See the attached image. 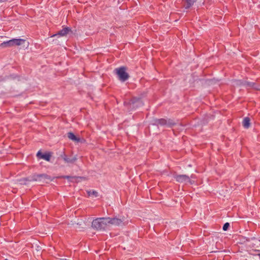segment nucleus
I'll return each instance as SVG.
<instances>
[{"mask_svg": "<svg viewBox=\"0 0 260 260\" xmlns=\"http://www.w3.org/2000/svg\"><path fill=\"white\" fill-rule=\"evenodd\" d=\"M250 119L247 117H245L243 121V126L246 128H248L250 126Z\"/></svg>", "mask_w": 260, "mask_h": 260, "instance_id": "f8f14e48", "label": "nucleus"}, {"mask_svg": "<svg viewBox=\"0 0 260 260\" xmlns=\"http://www.w3.org/2000/svg\"><path fill=\"white\" fill-rule=\"evenodd\" d=\"M70 31H71V29L70 27H64L63 29H62L61 30H60V31H59L57 34H56L52 36V37H54V36H56L57 35H59V36H62V37L65 36Z\"/></svg>", "mask_w": 260, "mask_h": 260, "instance_id": "1a4fd4ad", "label": "nucleus"}, {"mask_svg": "<svg viewBox=\"0 0 260 260\" xmlns=\"http://www.w3.org/2000/svg\"><path fill=\"white\" fill-rule=\"evenodd\" d=\"M154 124L157 125H166L169 127L172 126V125L175 124V123L171 120L169 119L168 120L164 119H156L154 120Z\"/></svg>", "mask_w": 260, "mask_h": 260, "instance_id": "20e7f679", "label": "nucleus"}, {"mask_svg": "<svg viewBox=\"0 0 260 260\" xmlns=\"http://www.w3.org/2000/svg\"><path fill=\"white\" fill-rule=\"evenodd\" d=\"M37 156L40 159H43L47 161H49L51 155V153L49 152L43 154L39 151L37 153Z\"/></svg>", "mask_w": 260, "mask_h": 260, "instance_id": "6e6552de", "label": "nucleus"}, {"mask_svg": "<svg viewBox=\"0 0 260 260\" xmlns=\"http://www.w3.org/2000/svg\"><path fill=\"white\" fill-rule=\"evenodd\" d=\"M174 178L176 181L179 183H183L185 184L190 183V184H192V182L190 179V177L186 175H175L174 176Z\"/></svg>", "mask_w": 260, "mask_h": 260, "instance_id": "39448f33", "label": "nucleus"}, {"mask_svg": "<svg viewBox=\"0 0 260 260\" xmlns=\"http://www.w3.org/2000/svg\"><path fill=\"white\" fill-rule=\"evenodd\" d=\"M48 178V176L44 174H35L31 176L29 181H41L42 179H45Z\"/></svg>", "mask_w": 260, "mask_h": 260, "instance_id": "0eeeda50", "label": "nucleus"}, {"mask_svg": "<svg viewBox=\"0 0 260 260\" xmlns=\"http://www.w3.org/2000/svg\"><path fill=\"white\" fill-rule=\"evenodd\" d=\"M106 217L98 218L92 222V227L97 230L104 231L109 225Z\"/></svg>", "mask_w": 260, "mask_h": 260, "instance_id": "f257e3e1", "label": "nucleus"}, {"mask_svg": "<svg viewBox=\"0 0 260 260\" xmlns=\"http://www.w3.org/2000/svg\"><path fill=\"white\" fill-rule=\"evenodd\" d=\"M118 77V79L122 82H124L129 78L128 74L126 72V68L124 67H121L117 68L114 71Z\"/></svg>", "mask_w": 260, "mask_h": 260, "instance_id": "7ed1b4c3", "label": "nucleus"}, {"mask_svg": "<svg viewBox=\"0 0 260 260\" xmlns=\"http://www.w3.org/2000/svg\"><path fill=\"white\" fill-rule=\"evenodd\" d=\"M60 157H61L67 163H73L76 160V157H73L72 158H69L64 152H62L60 154Z\"/></svg>", "mask_w": 260, "mask_h": 260, "instance_id": "9d476101", "label": "nucleus"}, {"mask_svg": "<svg viewBox=\"0 0 260 260\" xmlns=\"http://www.w3.org/2000/svg\"><path fill=\"white\" fill-rule=\"evenodd\" d=\"M258 255V256H259V257L260 258V253H259Z\"/></svg>", "mask_w": 260, "mask_h": 260, "instance_id": "a211bd4d", "label": "nucleus"}, {"mask_svg": "<svg viewBox=\"0 0 260 260\" xmlns=\"http://www.w3.org/2000/svg\"><path fill=\"white\" fill-rule=\"evenodd\" d=\"M87 194L88 196H94L95 197L98 196V192L93 190L87 191Z\"/></svg>", "mask_w": 260, "mask_h": 260, "instance_id": "4468645a", "label": "nucleus"}, {"mask_svg": "<svg viewBox=\"0 0 260 260\" xmlns=\"http://www.w3.org/2000/svg\"><path fill=\"white\" fill-rule=\"evenodd\" d=\"M68 137L71 140L78 142L80 141V139L76 137V136L72 132L68 133Z\"/></svg>", "mask_w": 260, "mask_h": 260, "instance_id": "9b49d317", "label": "nucleus"}, {"mask_svg": "<svg viewBox=\"0 0 260 260\" xmlns=\"http://www.w3.org/2000/svg\"><path fill=\"white\" fill-rule=\"evenodd\" d=\"M256 240L260 242V237L256 239Z\"/></svg>", "mask_w": 260, "mask_h": 260, "instance_id": "dca6fc26", "label": "nucleus"}, {"mask_svg": "<svg viewBox=\"0 0 260 260\" xmlns=\"http://www.w3.org/2000/svg\"><path fill=\"white\" fill-rule=\"evenodd\" d=\"M183 1L184 2H185L187 4L185 7V8L186 9L190 8L191 6H192L193 5L194 2L196 1V0H183Z\"/></svg>", "mask_w": 260, "mask_h": 260, "instance_id": "ddd939ff", "label": "nucleus"}, {"mask_svg": "<svg viewBox=\"0 0 260 260\" xmlns=\"http://www.w3.org/2000/svg\"><path fill=\"white\" fill-rule=\"evenodd\" d=\"M25 40L22 39H13L7 41H4L0 44L2 47H11L14 45L19 46L24 43Z\"/></svg>", "mask_w": 260, "mask_h": 260, "instance_id": "f03ea898", "label": "nucleus"}, {"mask_svg": "<svg viewBox=\"0 0 260 260\" xmlns=\"http://www.w3.org/2000/svg\"><path fill=\"white\" fill-rule=\"evenodd\" d=\"M107 221L109 225H120L123 223V219L118 218L117 217L110 218V217H106Z\"/></svg>", "mask_w": 260, "mask_h": 260, "instance_id": "423d86ee", "label": "nucleus"}, {"mask_svg": "<svg viewBox=\"0 0 260 260\" xmlns=\"http://www.w3.org/2000/svg\"><path fill=\"white\" fill-rule=\"evenodd\" d=\"M229 226H230V223L229 222H226L224 224V225L222 227V230L223 231H225L228 230V229L229 228Z\"/></svg>", "mask_w": 260, "mask_h": 260, "instance_id": "2eb2a0df", "label": "nucleus"}, {"mask_svg": "<svg viewBox=\"0 0 260 260\" xmlns=\"http://www.w3.org/2000/svg\"><path fill=\"white\" fill-rule=\"evenodd\" d=\"M66 178H69V176H66Z\"/></svg>", "mask_w": 260, "mask_h": 260, "instance_id": "f3484780", "label": "nucleus"}]
</instances>
